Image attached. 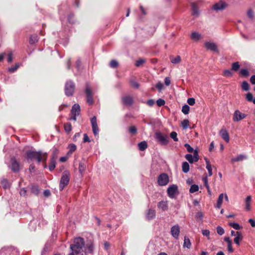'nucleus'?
I'll return each mask as SVG.
<instances>
[{"instance_id": "f257e3e1", "label": "nucleus", "mask_w": 255, "mask_h": 255, "mask_svg": "<svg viewBox=\"0 0 255 255\" xmlns=\"http://www.w3.org/2000/svg\"><path fill=\"white\" fill-rule=\"evenodd\" d=\"M85 245V243L83 238L78 237L74 239L73 243L70 245L71 253L70 255H83Z\"/></svg>"}, {"instance_id": "f03ea898", "label": "nucleus", "mask_w": 255, "mask_h": 255, "mask_svg": "<svg viewBox=\"0 0 255 255\" xmlns=\"http://www.w3.org/2000/svg\"><path fill=\"white\" fill-rule=\"evenodd\" d=\"M26 158L28 159L36 160L38 163L42 162L44 163V168L46 167V161L47 158V154L41 151L28 150L26 152Z\"/></svg>"}, {"instance_id": "7ed1b4c3", "label": "nucleus", "mask_w": 255, "mask_h": 255, "mask_svg": "<svg viewBox=\"0 0 255 255\" xmlns=\"http://www.w3.org/2000/svg\"><path fill=\"white\" fill-rule=\"evenodd\" d=\"M70 173L66 170L62 173L59 182V190L62 191L64 188L68 185L70 179Z\"/></svg>"}, {"instance_id": "20e7f679", "label": "nucleus", "mask_w": 255, "mask_h": 255, "mask_svg": "<svg viewBox=\"0 0 255 255\" xmlns=\"http://www.w3.org/2000/svg\"><path fill=\"white\" fill-rule=\"evenodd\" d=\"M155 138L157 142L161 145H167L169 142V137L166 134L160 132H156L155 133Z\"/></svg>"}, {"instance_id": "39448f33", "label": "nucleus", "mask_w": 255, "mask_h": 255, "mask_svg": "<svg viewBox=\"0 0 255 255\" xmlns=\"http://www.w3.org/2000/svg\"><path fill=\"white\" fill-rule=\"evenodd\" d=\"M75 89V84L72 81H68L65 86V93L67 96H71L73 95Z\"/></svg>"}, {"instance_id": "423d86ee", "label": "nucleus", "mask_w": 255, "mask_h": 255, "mask_svg": "<svg viewBox=\"0 0 255 255\" xmlns=\"http://www.w3.org/2000/svg\"><path fill=\"white\" fill-rule=\"evenodd\" d=\"M85 93L86 95L87 103L90 105H93L94 103V100L93 97V94L91 89L87 84L86 86Z\"/></svg>"}, {"instance_id": "0eeeda50", "label": "nucleus", "mask_w": 255, "mask_h": 255, "mask_svg": "<svg viewBox=\"0 0 255 255\" xmlns=\"http://www.w3.org/2000/svg\"><path fill=\"white\" fill-rule=\"evenodd\" d=\"M80 106L78 104H75L72 107L71 110L70 120L76 121V116H79L80 113Z\"/></svg>"}, {"instance_id": "6e6552de", "label": "nucleus", "mask_w": 255, "mask_h": 255, "mask_svg": "<svg viewBox=\"0 0 255 255\" xmlns=\"http://www.w3.org/2000/svg\"><path fill=\"white\" fill-rule=\"evenodd\" d=\"M169 182V179L166 173H162L157 177V182L160 186H165Z\"/></svg>"}, {"instance_id": "1a4fd4ad", "label": "nucleus", "mask_w": 255, "mask_h": 255, "mask_svg": "<svg viewBox=\"0 0 255 255\" xmlns=\"http://www.w3.org/2000/svg\"><path fill=\"white\" fill-rule=\"evenodd\" d=\"M178 192V186L175 184H172L169 186L167 190L168 196L170 198H174L175 195L177 194Z\"/></svg>"}, {"instance_id": "9d476101", "label": "nucleus", "mask_w": 255, "mask_h": 255, "mask_svg": "<svg viewBox=\"0 0 255 255\" xmlns=\"http://www.w3.org/2000/svg\"><path fill=\"white\" fill-rule=\"evenodd\" d=\"M10 168L11 171L14 173H17L20 170V166L19 162L17 161L15 157L10 159Z\"/></svg>"}, {"instance_id": "9b49d317", "label": "nucleus", "mask_w": 255, "mask_h": 255, "mask_svg": "<svg viewBox=\"0 0 255 255\" xmlns=\"http://www.w3.org/2000/svg\"><path fill=\"white\" fill-rule=\"evenodd\" d=\"M57 150L55 149L52 154V156L50 159V163L49 165V169L50 171H52L55 167L56 166V155L57 154Z\"/></svg>"}, {"instance_id": "f8f14e48", "label": "nucleus", "mask_w": 255, "mask_h": 255, "mask_svg": "<svg viewBox=\"0 0 255 255\" xmlns=\"http://www.w3.org/2000/svg\"><path fill=\"white\" fill-rule=\"evenodd\" d=\"M227 6V4L226 2L223 0H220L213 5V8L216 10H222L225 9Z\"/></svg>"}, {"instance_id": "ddd939ff", "label": "nucleus", "mask_w": 255, "mask_h": 255, "mask_svg": "<svg viewBox=\"0 0 255 255\" xmlns=\"http://www.w3.org/2000/svg\"><path fill=\"white\" fill-rule=\"evenodd\" d=\"M85 249L84 252L87 255L88 254H92L94 251L93 242L91 240L87 242L85 244Z\"/></svg>"}, {"instance_id": "4468645a", "label": "nucleus", "mask_w": 255, "mask_h": 255, "mask_svg": "<svg viewBox=\"0 0 255 255\" xmlns=\"http://www.w3.org/2000/svg\"><path fill=\"white\" fill-rule=\"evenodd\" d=\"M170 233L173 238L178 239L180 233V227L178 225L172 226L171 228Z\"/></svg>"}, {"instance_id": "2eb2a0df", "label": "nucleus", "mask_w": 255, "mask_h": 255, "mask_svg": "<svg viewBox=\"0 0 255 255\" xmlns=\"http://www.w3.org/2000/svg\"><path fill=\"white\" fill-rule=\"evenodd\" d=\"M247 115L244 113H241L239 110H236L233 116V121L234 122L239 121L245 118Z\"/></svg>"}, {"instance_id": "dca6fc26", "label": "nucleus", "mask_w": 255, "mask_h": 255, "mask_svg": "<svg viewBox=\"0 0 255 255\" xmlns=\"http://www.w3.org/2000/svg\"><path fill=\"white\" fill-rule=\"evenodd\" d=\"M219 133L226 142H229L230 140L229 134V132L226 130V128H222Z\"/></svg>"}, {"instance_id": "f3484780", "label": "nucleus", "mask_w": 255, "mask_h": 255, "mask_svg": "<svg viewBox=\"0 0 255 255\" xmlns=\"http://www.w3.org/2000/svg\"><path fill=\"white\" fill-rule=\"evenodd\" d=\"M123 104L127 106L131 105L133 103V99L129 96L124 97L122 99Z\"/></svg>"}, {"instance_id": "a211bd4d", "label": "nucleus", "mask_w": 255, "mask_h": 255, "mask_svg": "<svg viewBox=\"0 0 255 255\" xmlns=\"http://www.w3.org/2000/svg\"><path fill=\"white\" fill-rule=\"evenodd\" d=\"M205 46L207 49H210L213 51H218L217 46L214 43L207 42L205 43Z\"/></svg>"}, {"instance_id": "6ab92c4d", "label": "nucleus", "mask_w": 255, "mask_h": 255, "mask_svg": "<svg viewBox=\"0 0 255 255\" xmlns=\"http://www.w3.org/2000/svg\"><path fill=\"white\" fill-rule=\"evenodd\" d=\"M155 216V211L154 210L149 209L146 215V218L148 220H150L154 218Z\"/></svg>"}, {"instance_id": "aec40b11", "label": "nucleus", "mask_w": 255, "mask_h": 255, "mask_svg": "<svg viewBox=\"0 0 255 255\" xmlns=\"http://www.w3.org/2000/svg\"><path fill=\"white\" fill-rule=\"evenodd\" d=\"M206 164V168L208 170L209 176H211L212 175V166L210 164V161L207 158H205Z\"/></svg>"}, {"instance_id": "412c9836", "label": "nucleus", "mask_w": 255, "mask_h": 255, "mask_svg": "<svg viewBox=\"0 0 255 255\" xmlns=\"http://www.w3.org/2000/svg\"><path fill=\"white\" fill-rule=\"evenodd\" d=\"M192 14L198 16L199 14L197 4L195 2L191 3Z\"/></svg>"}, {"instance_id": "4be33fe9", "label": "nucleus", "mask_w": 255, "mask_h": 255, "mask_svg": "<svg viewBox=\"0 0 255 255\" xmlns=\"http://www.w3.org/2000/svg\"><path fill=\"white\" fill-rule=\"evenodd\" d=\"M247 157L246 155L240 154L237 156L236 158H232L231 161L232 162L241 161L247 159Z\"/></svg>"}, {"instance_id": "5701e85b", "label": "nucleus", "mask_w": 255, "mask_h": 255, "mask_svg": "<svg viewBox=\"0 0 255 255\" xmlns=\"http://www.w3.org/2000/svg\"><path fill=\"white\" fill-rule=\"evenodd\" d=\"M252 197L251 196H248L247 197L245 200L246 202V210L247 211H250L251 210V202Z\"/></svg>"}, {"instance_id": "b1692460", "label": "nucleus", "mask_w": 255, "mask_h": 255, "mask_svg": "<svg viewBox=\"0 0 255 255\" xmlns=\"http://www.w3.org/2000/svg\"><path fill=\"white\" fill-rule=\"evenodd\" d=\"M170 59L171 62L173 64H178L181 62V59L180 56H177L176 57H174L173 56H171L170 57Z\"/></svg>"}, {"instance_id": "393cba45", "label": "nucleus", "mask_w": 255, "mask_h": 255, "mask_svg": "<svg viewBox=\"0 0 255 255\" xmlns=\"http://www.w3.org/2000/svg\"><path fill=\"white\" fill-rule=\"evenodd\" d=\"M243 236L242 233H237V236L235 238L234 241L237 245H240V241L243 240Z\"/></svg>"}, {"instance_id": "a878e982", "label": "nucleus", "mask_w": 255, "mask_h": 255, "mask_svg": "<svg viewBox=\"0 0 255 255\" xmlns=\"http://www.w3.org/2000/svg\"><path fill=\"white\" fill-rule=\"evenodd\" d=\"M138 147L140 151H144L147 147V144L146 141H143L138 144Z\"/></svg>"}, {"instance_id": "bb28decb", "label": "nucleus", "mask_w": 255, "mask_h": 255, "mask_svg": "<svg viewBox=\"0 0 255 255\" xmlns=\"http://www.w3.org/2000/svg\"><path fill=\"white\" fill-rule=\"evenodd\" d=\"M191 246V243L190 242V241L189 239L186 237H184V244H183V247L184 248H187L188 249H190Z\"/></svg>"}, {"instance_id": "cd10ccee", "label": "nucleus", "mask_w": 255, "mask_h": 255, "mask_svg": "<svg viewBox=\"0 0 255 255\" xmlns=\"http://www.w3.org/2000/svg\"><path fill=\"white\" fill-rule=\"evenodd\" d=\"M246 100L250 102H253L255 104V98H253V95L251 93H248L246 95Z\"/></svg>"}, {"instance_id": "c85d7f7f", "label": "nucleus", "mask_w": 255, "mask_h": 255, "mask_svg": "<svg viewBox=\"0 0 255 255\" xmlns=\"http://www.w3.org/2000/svg\"><path fill=\"white\" fill-rule=\"evenodd\" d=\"M31 192L34 195H37L39 192V188L38 186L33 185L31 187Z\"/></svg>"}, {"instance_id": "c756f323", "label": "nucleus", "mask_w": 255, "mask_h": 255, "mask_svg": "<svg viewBox=\"0 0 255 255\" xmlns=\"http://www.w3.org/2000/svg\"><path fill=\"white\" fill-rule=\"evenodd\" d=\"M78 169H79V172L80 173V174H81V176H82L83 174L86 169V165H85V164L82 162H80L79 164Z\"/></svg>"}, {"instance_id": "7c9ffc66", "label": "nucleus", "mask_w": 255, "mask_h": 255, "mask_svg": "<svg viewBox=\"0 0 255 255\" xmlns=\"http://www.w3.org/2000/svg\"><path fill=\"white\" fill-rule=\"evenodd\" d=\"M38 41V36L37 34H33L30 36L29 38V43L33 44Z\"/></svg>"}, {"instance_id": "2f4dec72", "label": "nucleus", "mask_w": 255, "mask_h": 255, "mask_svg": "<svg viewBox=\"0 0 255 255\" xmlns=\"http://www.w3.org/2000/svg\"><path fill=\"white\" fill-rule=\"evenodd\" d=\"M223 198H224V194L223 193L220 194V195L218 197V200H217V205H216V207L218 208H221V205L223 203Z\"/></svg>"}, {"instance_id": "473e14b6", "label": "nucleus", "mask_w": 255, "mask_h": 255, "mask_svg": "<svg viewBox=\"0 0 255 255\" xmlns=\"http://www.w3.org/2000/svg\"><path fill=\"white\" fill-rule=\"evenodd\" d=\"M189 164L187 162H184L182 165V169L183 172L187 173L189 171Z\"/></svg>"}, {"instance_id": "72a5a7b5", "label": "nucleus", "mask_w": 255, "mask_h": 255, "mask_svg": "<svg viewBox=\"0 0 255 255\" xmlns=\"http://www.w3.org/2000/svg\"><path fill=\"white\" fill-rule=\"evenodd\" d=\"M158 207L159 208L161 209L163 211L167 210V204L164 201H161L158 203Z\"/></svg>"}, {"instance_id": "f704fd0d", "label": "nucleus", "mask_w": 255, "mask_h": 255, "mask_svg": "<svg viewBox=\"0 0 255 255\" xmlns=\"http://www.w3.org/2000/svg\"><path fill=\"white\" fill-rule=\"evenodd\" d=\"M229 225L236 230H241L243 228L238 223H236L230 222L229 223Z\"/></svg>"}, {"instance_id": "c9c22d12", "label": "nucleus", "mask_w": 255, "mask_h": 255, "mask_svg": "<svg viewBox=\"0 0 255 255\" xmlns=\"http://www.w3.org/2000/svg\"><path fill=\"white\" fill-rule=\"evenodd\" d=\"M201 37V35L196 32H193L191 35V38L192 39L198 41Z\"/></svg>"}, {"instance_id": "e433bc0d", "label": "nucleus", "mask_w": 255, "mask_h": 255, "mask_svg": "<svg viewBox=\"0 0 255 255\" xmlns=\"http://www.w3.org/2000/svg\"><path fill=\"white\" fill-rule=\"evenodd\" d=\"M242 88L245 91H248L250 90V85L246 81L243 82L242 84Z\"/></svg>"}, {"instance_id": "4c0bfd02", "label": "nucleus", "mask_w": 255, "mask_h": 255, "mask_svg": "<svg viewBox=\"0 0 255 255\" xmlns=\"http://www.w3.org/2000/svg\"><path fill=\"white\" fill-rule=\"evenodd\" d=\"M240 74L244 77H248L249 76V72L247 69H242L240 71Z\"/></svg>"}, {"instance_id": "58836bf2", "label": "nucleus", "mask_w": 255, "mask_h": 255, "mask_svg": "<svg viewBox=\"0 0 255 255\" xmlns=\"http://www.w3.org/2000/svg\"><path fill=\"white\" fill-rule=\"evenodd\" d=\"M240 67V65L238 62H234L232 65V70L234 71H238Z\"/></svg>"}, {"instance_id": "ea45409f", "label": "nucleus", "mask_w": 255, "mask_h": 255, "mask_svg": "<svg viewBox=\"0 0 255 255\" xmlns=\"http://www.w3.org/2000/svg\"><path fill=\"white\" fill-rule=\"evenodd\" d=\"M69 150L68 152V154H71L74 152L76 149V145L74 144H70L69 145Z\"/></svg>"}, {"instance_id": "a19ab883", "label": "nucleus", "mask_w": 255, "mask_h": 255, "mask_svg": "<svg viewBox=\"0 0 255 255\" xmlns=\"http://www.w3.org/2000/svg\"><path fill=\"white\" fill-rule=\"evenodd\" d=\"M0 183L4 188L6 189L9 187V182L6 179H2Z\"/></svg>"}, {"instance_id": "79ce46f5", "label": "nucleus", "mask_w": 255, "mask_h": 255, "mask_svg": "<svg viewBox=\"0 0 255 255\" xmlns=\"http://www.w3.org/2000/svg\"><path fill=\"white\" fill-rule=\"evenodd\" d=\"M199 190V187L198 185L194 184L191 186L189 189V192L191 193H194Z\"/></svg>"}, {"instance_id": "37998d69", "label": "nucleus", "mask_w": 255, "mask_h": 255, "mask_svg": "<svg viewBox=\"0 0 255 255\" xmlns=\"http://www.w3.org/2000/svg\"><path fill=\"white\" fill-rule=\"evenodd\" d=\"M91 123L92 128H98V125L97 123V118L95 116L93 117L91 119Z\"/></svg>"}, {"instance_id": "c03bdc74", "label": "nucleus", "mask_w": 255, "mask_h": 255, "mask_svg": "<svg viewBox=\"0 0 255 255\" xmlns=\"http://www.w3.org/2000/svg\"><path fill=\"white\" fill-rule=\"evenodd\" d=\"M110 66L112 68H116L119 66V63L115 60L111 61Z\"/></svg>"}, {"instance_id": "a18cd8bd", "label": "nucleus", "mask_w": 255, "mask_h": 255, "mask_svg": "<svg viewBox=\"0 0 255 255\" xmlns=\"http://www.w3.org/2000/svg\"><path fill=\"white\" fill-rule=\"evenodd\" d=\"M190 108L187 105H185L182 107V112L185 115L188 114L189 112Z\"/></svg>"}, {"instance_id": "49530a36", "label": "nucleus", "mask_w": 255, "mask_h": 255, "mask_svg": "<svg viewBox=\"0 0 255 255\" xmlns=\"http://www.w3.org/2000/svg\"><path fill=\"white\" fill-rule=\"evenodd\" d=\"M185 158L190 163H193L194 161L193 156L190 154H187Z\"/></svg>"}, {"instance_id": "de8ad7c7", "label": "nucleus", "mask_w": 255, "mask_h": 255, "mask_svg": "<svg viewBox=\"0 0 255 255\" xmlns=\"http://www.w3.org/2000/svg\"><path fill=\"white\" fill-rule=\"evenodd\" d=\"M68 20L69 22L70 23H75L74 15V14L70 13L68 15Z\"/></svg>"}, {"instance_id": "09e8293b", "label": "nucleus", "mask_w": 255, "mask_h": 255, "mask_svg": "<svg viewBox=\"0 0 255 255\" xmlns=\"http://www.w3.org/2000/svg\"><path fill=\"white\" fill-rule=\"evenodd\" d=\"M145 62V60L143 59H139L136 61L135 66L136 67H140Z\"/></svg>"}, {"instance_id": "8fccbe9b", "label": "nucleus", "mask_w": 255, "mask_h": 255, "mask_svg": "<svg viewBox=\"0 0 255 255\" xmlns=\"http://www.w3.org/2000/svg\"><path fill=\"white\" fill-rule=\"evenodd\" d=\"M170 137L175 141H177L178 140V138H177V134L175 131H172L170 133Z\"/></svg>"}, {"instance_id": "3c124183", "label": "nucleus", "mask_w": 255, "mask_h": 255, "mask_svg": "<svg viewBox=\"0 0 255 255\" xmlns=\"http://www.w3.org/2000/svg\"><path fill=\"white\" fill-rule=\"evenodd\" d=\"M18 67H19V64H16L15 65L12 66L11 67L9 68L8 71L10 72H11V73L14 72L18 69Z\"/></svg>"}, {"instance_id": "603ef678", "label": "nucleus", "mask_w": 255, "mask_h": 255, "mask_svg": "<svg viewBox=\"0 0 255 255\" xmlns=\"http://www.w3.org/2000/svg\"><path fill=\"white\" fill-rule=\"evenodd\" d=\"M217 232L219 235L221 236L224 234L225 231H224V229L222 227H221L220 226H218L217 227Z\"/></svg>"}, {"instance_id": "864d4df0", "label": "nucleus", "mask_w": 255, "mask_h": 255, "mask_svg": "<svg viewBox=\"0 0 255 255\" xmlns=\"http://www.w3.org/2000/svg\"><path fill=\"white\" fill-rule=\"evenodd\" d=\"M224 76L227 77H232L233 73L230 70H225L224 71Z\"/></svg>"}, {"instance_id": "5fc2aeb1", "label": "nucleus", "mask_w": 255, "mask_h": 255, "mask_svg": "<svg viewBox=\"0 0 255 255\" xmlns=\"http://www.w3.org/2000/svg\"><path fill=\"white\" fill-rule=\"evenodd\" d=\"M156 104L158 106L161 107L165 105V102L163 99H159L156 101Z\"/></svg>"}, {"instance_id": "6e6d98bb", "label": "nucleus", "mask_w": 255, "mask_h": 255, "mask_svg": "<svg viewBox=\"0 0 255 255\" xmlns=\"http://www.w3.org/2000/svg\"><path fill=\"white\" fill-rule=\"evenodd\" d=\"M189 126V121L188 120H184L181 122L182 128H187Z\"/></svg>"}, {"instance_id": "4d7b16f0", "label": "nucleus", "mask_w": 255, "mask_h": 255, "mask_svg": "<svg viewBox=\"0 0 255 255\" xmlns=\"http://www.w3.org/2000/svg\"><path fill=\"white\" fill-rule=\"evenodd\" d=\"M195 162L198 161L199 160L198 152L197 150L194 151V155L193 156Z\"/></svg>"}, {"instance_id": "13d9d810", "label": "nucleus", "mask_w": 255, "mask_h": 255, "mask_svg": "<svg viewBox=\"0 0 255 255\" xmlns=\"http://www.w3.org/2000/svg\"><path fill=\"white\" fill-rule=\"evenodd\" d=\"M187 103L191 106H193L195 104V100L193 98H188L187 100Z\"/></svg>"}, {"instance_id": "bf43d9fd", "label": "nucleus", "mask_w": 255, "mask_h": 255, "mask_svg": "<svg viewBox=\"0 0 255 255\" xmlns=\"http://www.w3.org/2000/svg\"><path fill=\"white\" fill-rule=\"evenodd\" d=\"M130 83L131 86L135 88H138L139 84L134 80H130Z\"/></svg>"}, {"instance_id": "052dcab7", "label": "nucleus", "mask_w": 255, "mask_h": 255, "mask_svg": "<svg viewBox=\"0 0 255 255\" xmlns=\"http://www.w3.org/2000/svg\"><path fill=\"white\" fill-rule=\"evenodd\" d=\"M184 146L186 148L187 150L189 152H192L194 151L193 148L188 143H185Z\"/></svg>"}, {"instance_id": "680f3d73", "label": "nucleus", "mask_w": 255, "mask_h": 255, "mask_svg": "<svg viewBox=\"0 0 255 255\" xmlns=\"http://www.w3.org/2000/svg\"><path fill=\"white\" fill-rule=\"evenodd\" d=\"M156 87L158 89L159 91H160L163 89V85L160 82H159L156 84Z\"/></svg>"}, {"instance_id": "e2e57ef3", "label": "nucleus", "mask_w": 255, "mask_h": 255, "mask_svg": "<svg viewBox=\"0 0 255 255\" xmlns=\"http://www.w3.org/2000/svg\"><path fill=\"white\" fill-rule=\"evenodd\" d=\"M247 15L251 19L254 18V12L252 9H249L247 12Z\"/></svg>"}, {"instance_id": "0e129e2a", "label": "nucleus", "mask_w": 255, "mask_h": 255, "mask_svg": "<svg viewBox=\"0 0 255 255\" xmlns=\"http://www.w3.org/2000/svg\"><path fill=\"white\" fill-rule=\"evenodd\" d=\"M203 181L204 182V186L206 187L207 186H209V184H208V178H207V176L206 175L205 176L203 179Z\"/></svg>"}, {"instance_id": "69168bd1", "label": "nucleus", "mask_w": 255, "mask_h": 255, "mask_svg": "<svg viewBox=\"0 0 255 255\" xmlns=\"http://www.w3.org/2000/svg\"><path fill=\"white\" fill-rule=\"evenodd\" d=\"M83 141L84 142H90V138H89V136H88L87 134H86V133H85L84 134Z\"/></svg>"}, {"instance_id": "338daca9", "label": "nucleus", "mask_w": 255, "mask_h": 255, "mask_svg": "<svg viewBox=\"0 0 255 255\" xmlns=\"http://www.w3.org/2000/svg\"><path fill=\"white\" fill-rule=\"evenodd\" d=\"M203 217V215L201 212H198L196 214V218H199L200 220H202Z\"/></svg>"}, {"instance_id": "774afa93", "label": "nucleus", "mask_w": 255, "mask_h": 255, "mask_svg": "<svg viewBox=\"0 0 255 255\" xmlns=\"http://www.w3.org/2000/svg\"><path fill=\"white\" fill-rule=\"evenodd\" d=\"M26 190H25V188H23L20 189L19 193L21 196H24L26 195Z\"/></svg>"}]
</instances>
